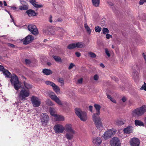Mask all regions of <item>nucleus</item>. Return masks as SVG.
Wrapping results in <instances>:
<instances>
[{
	"label": "nucleus",
	"mask_w": 146,
	"mask_h": 146,
	"mask_svg": "<svg viewBox=\"0 0 146 146\" xmlns=\"http://www.w3.org/2000/svg\"><path fill=\"white\" fill-rule=\"evenodd\" d=\"M3 73L5 77L8 78H11L10 81L11 85L13 86L15 90H18L21 87V85L20 83L17 76L15 74H13L12 76L11 74L7 70L5 69L3 71Z\"/></svg>",
	"instance_id": "nucleus-1"
},
{
	"label": "nucleus",
	"mask_w": 146,
	"mask_h": 146,
	"mask_svg": "<svg viewBox=\"0 0 146 146\" xmlns=\"http://www.w3.org/2000/svg\"><path fill=\"white\" fill-rule=\"evenodd\" d=\"M146 111V105H144L133 110L132 111V114L134 116L137 117L142 115Z\"/></svg>",
	"instance_id": "nucleus-2"
},
{
	"label": "nucleus",
	"mask_w": 146,
	"mask_h": 146,
	"mask_svg": "<svg viewBox=\"0 0 146 146\" xmlns=\"http://www.w3.org/2000/svg\"><path fill=\"white\" fill-rule=\"evenodd\" d=\"M30 95V91L25 89H23L20 92L18 95V99L20 101H24L26 100V98Z\"/></svg>",
	"instance_id": "nucleus-3"
},
{
	"label": "nucleus",
	"mask_w": 146,
	"mask_h": 146,
	"mask_svg": "<svg viewBox=\"0 0 146 146\" xmlns=\"http://www.w3.org/2000/svg\"><path fill=\"white\" fill-rule=\"evenodd\" d=\"M75 112L76 115L83 121H85L87 119L86 113L82 111L80 109L76 108L75 109Z\"/></svg>",
	"instance_id": "nucleus-4"
},
{
	"label": "nucleus",
	"mask_w": 146,
	"mask_h": 146,
	"mask_svg": "<svg viewBox=\"0 0 146 146\" xmlns=\"http://www.w3.org/2000/svg\"><path fill=\"white\" fill-rule=\"evenodd\" d=\"M93 121L97 129L99 131L102 129L103 127L100 117L98 116H92Z\"/></svg>",
	"instance_id": "nucleus-5"
},
{
	"label": "nucleus",
	"mask_w": 146,
	"mask_h": 146,
	"mask_svg": "<svg viewBox=\"0 0 146 146\" xmlns=\"http://www.w3.org/2000/svg\"><path fill=\"white\" fill-rule=\"evenodd\" d=\"M40 119L42 125L44 126L47 125L49 119V117L46 113H42L41 115Z\"/></svg>",
	"instance_id": "nucleus-6"
},
{
	"label": "nucleus",
	"mask_w": 146,
	"mask_h": 146,
	"mask_svg": "<svg viewBox=\"0 0 146 146\" xmlns=\"http://www.w3.org/2000/svg\"><path fill=\"white\" fill-rule=\"evenodd\" d=\"M31 99L32 104L34 107H38L40 105L41 101L38 98L33 96Z\"/></svg>",
	"instance_id": "nucleus-7"
},
{
	"label": "nucleus",
	"mask_w": 146,
	"mask_h": 146,
	"mask_svg": "<svg viewBox=\"0 0 146 146\" xmlns=\"http://www.w3.org/2000/svg\"><path fill=\"white\" fill-rule=\"evenodd\" d=\"M111 146H121L119 139L117 137L112 138L110 141Z\"/></svg>",
	"instance_id": "nucleus-8"
},
{
	"label": "nucleus",
	"mask_w": 146,
	"mask_h": 146,
	"mask_svg": "<svg viewBox=\"0 0 146 146\" xmlns=\"http://www.w3.org/2000/svg\"><path fill=\"white\" fill-rule=\"evenodd\" d=\"M54 129L57 133H63L65 130L64 127L60 124H57L54 127Z\"/></svg>",
	"instance_id": "nucleus-9"
},
{
	"label": "nucleus",
	"mask_w": 146,
	"mask_h": 146,
	"mask_svg": "<svg viewBox=\"0 0 146 146\" xmlns=\"http://www.w3.org/2000/svg\"><path fill=\"white\" fill-rule=\"evenodd\" d=\"M45 83L47 85H50L52 86L54 90L56 93L60 92V90L59 87L53 82L49 81H46L45 82Z\"/></svg>",
	"instance_id": "nucleus-10"
},
{
	"label": "nucleus",
	"mask_w": 146,
	"mask_h": 146,
	"mask_svg": "<svg viewBox=\"0 0 146 146\" xmlns=\"http://www.w3.org/2000/svg\"><path fill=\"white\" fill-rule=\"evenodd\" d=\"M28 28L29 30L33 35L37 34L38 32L36 26L33 25H28Z\"/></svg>",
	"instance_id": "nucleus-11"
},
{
	"label": "nucleus",
	"mask_w": 146,
	"mask_h": 146,
	"mask_svg": "<svg viewBox=\"0 0 146 146\" xmlns=\"http://www.w3.org/2000/svg\"><path fill=\"white\" fill-rule=\"evenodd\" d=\"M113 134V133L111 130L108 129L105 132L102 137L105 139L107 140L110 138L112 136Z\"/></svg>",
	"instance_id": "nucleus-12"
},
{
	"label": "nucleus",
	"mask_w": 146,
	"mask_h": 146,
	"mask_svg": "<svg viewBox=\"0 0 146 146\" xmlns=\"http://www.w3.org/2000/svg\"><path fill=\"white\" fill-rule=\"evenodd\" d=\"M34 39V37L33 36L28 35L23 39V43L24 44H27L31 43Z\"/></svg>",
	"instance_id": "nucleus-13"
},
{
	"label": "nucleus",
	"mask_w": 146,
	"mask_h": 146,
	"mask_svg": "<svg viewBox=\"0 0 146 146\" xmlns=\"http://www.w3.org/2000/svg\"><path fill=\"white\" fill-rule=\"evenodd\" d=\"M130 143L131 146H139L140 141L138 138L134 137L130 140Z\"/></svg>",
	"instance_id": "nucleus-14"
},
{
	"label": "nucleus",
	"mask_w": 146,
	"mask_h": 146,
	"mask_svg": "<svg viewBox=\"0 0 146 146\" xmlns=\"http://www.w3.org/2000/svg\"><path fill=\"white\" fill-rule=\"evenodd\" d=\"M50 97L58 105H62L61 100H60L56 95L54 94H51L50 95Z\"/></svg>",
	"instance_id": "nucleus-15"
},
{
	"label": "nucleus",
	"mask_w": 146,
	"mask_h": 146,
	"mask_svg": "<svg viewBox=\"0 0 146 146\" xmlns=\"http://www.w3.org/2000/svg\"><path fill=\"white\" fill-rule=\"evenodd\" d=\"M64 127L65 130L66 132L75 133V131L72 129L71 125L67 124L65 125Z\"/></svg>",
	"instance_id": "nucleus-16"
},
{
	"label": "nucleus",
	"mask_w": 146,
	"mask_h": 146,
	"mask_svg": "<svg viewBox=\"0 0 146 146\" xmlns=\"http://www.w3.org/2000/svg\"><path fill=\"white\" fill-rule=\"evenodd\" d=\"M124 133L126 134L132 133L133 131V127L131 126H129L123 129Z\"/></svg>",
	"instance_id": "nucleus-17"
},
{
	"label": "nucleus",
	"mask_w": 146,
	"mask_h": 146,
	"mask_svg": "<svg viewBox=\"0 0 146 146\" xmlns=\"http://www.w3.org/2000/svg\"><path fill=\"white\" fill-rule=\"evenodd\" d=\"M94 106L97 112L96 113H94L93 114V116H98L100 114V110L101 108V107L100 105L98 104H95L94 105Z\"/></svg>",
	"instance_id": "nucleus-18"
},
{
	"label": "nucleus",
	"mask_w": 146,
	"mask_h": 146,
	"mask_svg": "<svg viewBox=\"0 0 146 146\" xmlns=\"http://www.w3.org/2000/svg\"><path fill=\"white\" fill-rule=\"evenodd\" d=\"M21 3L23 5L19 7V9L21 10H27L28 8L27 3L23 1H21Z\"/></svg>",
	"instance_id": "nucleus-19"
},
{
	"label": "nucleus",
	"mask_w": 146,
	"mask_h": 146,
	"mask_svg": "<svg viewBox=\"0 0 146 146\" xmlns=\"http://www.w3.org/2000/svg\"><path fill=\"white\" fill-rule=\"evenodd\" d=\"M102 140L101 138L98 137L94 138L93 139V142L95 145H99L102 143Z\"/></svg>",
	"instance_id": "nucleus-20"
},
{
	"label": "nucleus",
	"mask_w": 146,
	"mask_h": 146,
	"mask_svg": "<svg viewBox=\"0 0 146 146\" xmlns=\"http://www.w3.org/2000/svg\"><path fill=\"white\" fill-rule=\"evenodd\" d=\"M26 13L30 17L35 16L36 15V13L35 12L34 10L31 9L27 10L26 11Z\"/></svg>",
	"instance_id": "nucleus-21"
},
{
	"label": "nucleus",
	"mask_w": 146,
	"mask_h": 146,
	"mask_svg": "<svg viewBox=\"0 0 146 146\" xmlns=\"http://www.w3.org/2000/svg\"><path fill=\"white\" fill-rule=\"evenodd\" d=\"M30 3L35 7L36 8H41L43 7V5H38L36 4L37 3L36 2L35 0H31L30 1Z\"/></svg>",
	"instance_id": "nucleus-22"
},
{
	"label": "nucleus",
	"mask_w": 146,
	"mask_h": 146,
	"mask_svg": "<svg viewBox=\"0 0 146 146\" xmlns=\"http://www.w3.org/2000/svg\"><path fill=\"white\" fill-rule=\"evenodd\" d=\"M43 73L46 75H49L52 73V72L49 69H44L42 70Z\"/></svg>",
	"instance_id": "nucleus-23"
},
{
	"label": "nucleus",
	"mask_w": 146,
	"mask_h": 146,
	"mask_svg": "<svg viewBox=\"0 0 146 146\" xmlns=\"http://www.w3.org/2000/svg\"><path fill=\"white\" fill-rule=\"evenodd\" d=\"M135 124L136 126H144V125L143 122L138 120H136L135 121Z\"/></svg>",
	"instance_id": "nucleus-24"
},
{
	"label": "nucleus",
	"mask_w": 146,
	"mask_h": 146,
	"mask_svg": "<svg viewBox=\"0 0 146 146\" xmlns=\"http://www.w3.org/2000/svg\"><path fill=\"white\" fill-rule=\"evenodd\" d=\"M74 133H67L66 134V138L68 140H71L73 137V134Z\"/></svg>",
	"instance_id": "nucleus-25"
},
{
	"label": "nucleus",
	"mask_w": 146,
	"mask_h": 146,
	"mask_svg": "<svg viewBox=\"0 0 146 146\" xmlns=\"http://www.w3.org/2000/svg\"><path fill=\"white\" fill-rule=\"evenodd\" d=\"M93 5L95 7L99 6L100 3V0H92Z\"/></svg>",
	"instance_id": "nucleus-26"
},
{
	"label": "nucleus",
	"mask_w": 146,
	"mask_h": 146,
	"mask_svg": "<svg viewBox=\"0 0 146 146\" xmlns=\"http://www.w3.org/2000/svg\"><path fill=\"white\" fill-rule=\"evenodd\" d=\"M114 123L115 124L118 125H122L124 124V122L123 121L118 119H117L115 121Z\"/></svg>",
	"instance_id": "nucleus-27"
},
{
	"label": "nucleus",
	"mask_w": 146,
	"mask_h": 146,
	"mask_svg": "<svg viewBox=\"0 0 146 146\" xmlns=\"http://www.w3.org/2000/svg\"><path fill=\"white\" fill-rule=\"evenodd\" d=\"M56 121H63L64 120V117L63 116L60 115H56L55 117Z\"/></svg>",
	"instance_id": "nucleus-28"
},
{
	"label": "nucleus",
	"mask_w": 146,
	"mask_h": 146,
	"mask_svg": "<svg viewBox=\"0 0 146 146\" xmlns=\"http://www.w3.org/2000/svg\"><path fill=\"white\" fill-rule=\"evenodd\" d=\"M49 112L50 114L52 115L56 116L57 114H55V110L53 108L50 107L49 109Z\"/></svg>",
	"instance_id": "nucleus-29"
},
{
	"label": "nucleus",
	"mask_w": 146,
	"mask_h": 146,
	"mask_svg": "<svg viewBox=\"0 0 146 146\" xmlns=\"http://www.w3.org/2000/svg\"><path fill=\"white\" fill-rule=\"evenodd\" d=\"M54 59L57 62H62L61 58L60 57L58 56H53Z\"/></svg>",
	"instance_id": "nucleus-30"
},
{
	"label": "nucleus",
	"mask_w": 146,
	"mask_h": 146,
	"mask_svg": "<svg viewBox=\"0 0 146 146\" xmlns=\"http://www.w3.org/2000/svg\"><path fill=\"white\" fill-rule=\"evenodd\" d=\"M24 86L25 88L28 89H30L32 88L31 85L30 84H29L27 83L25 81L24 82Z\"/></svg>",
	"instance_id": "nucleus-31"
},
{
	"label": "nucleus",
	"mask_w": 146,
	"mask_h": 146,
	"mask_svg": "<svg viewBox=\"0 0 146 146\" xmlns=\"http://www.w3.org/2000/svg\"><path fill=\"white\" fill-rule=\"evenodd\" d=\"M76 47L82 48L83 47L84 44L81 42H78L75 44Z\"/></svg>",
	"instance_id": "nucleus-32"
},
{
	"label": "nucleus",
	"mask_w": 146,
	"mask_h": 146,
	"mask_svg": "<svg viewBox=\"0 0 146 146\" xmlns=\"http://www.w3.org/2000/svg\"><path fill=\"white\" fill-rule=\"evenodd\" d=\"M76 47L75 43L69 44L67 47V48L69 49H72Z\"/></svg>",
	"instance_id": "nucleus-33"
},
{
	"label": "nucleus",
	"mask_w": 146,
	"mask_h": 146,
	"mask_svg": "<svg viewBox=\"0 0 146 146\" xmlns=\"http://www.w3.org/2000/svg\"><path fill=\"white\" fill-rule=\"evenodd\" d=\"M84 27L87 32L89 34H90L91 33V30L90 28L86 24H85Z\"/></svg>",
	"instance_id": "nucleus-34"
},
{
	"label": "nucleus",
	"mask_w": 146,
	"mask_h": 146,
	"mask_svg": "<svg viewBox=\"0 0 146 146\" xmlns=\"http://www.w3.org/2000/svg\"><path fill=\"white\" fill-rule=\"evenodd\" d=\"M101 28L98 26H96L94 28L95 31L96 32L100 33L101 30Z\"/></svg>",
	"instance_id": "nucleus-35"
},
{
	"label": "nucleus",
	"mask_w": 146,
	"mask_h": 146,
	"mask_svg": "<svg viewBox=\"0 0 146 146\" xmlns=\"http://www.w3.org/2000/svg\"><path fill=\"white\" fill-rule=\"evenodd\" d=\"M103 33L104 35H106V33H108L109 32V31L108 29L106 28H104L102 30Z\"/></svg>",
	"instance_id": "nucleus-36"
},
{
	"label": "nucleus",
	"mask_w": 146,
	"mask_h": 146,
	"mask_svg": "<svg viewBox=\"0 0 146 146\" xmlns=\"http://www.w3.org/2000/svg\"><path fill=\"white\" fill-rule=\"evenodd\" d=\"M137 71L136 70H135L133 72V74H134L133 76V77L134 79H136L138 78V76L137 74Z\"/></svg>",
	"instance_id": "nucleus-37"
},
{
	"label": "nucleus",
	"mask_w": 146,
	"mask_h": 146,
	"mask_svg": "<svg viewBox=\"0 0 146 146\" xmlns=\"http://www.w3.org/2000/svg\"><path fill=\"white\" fill-rule=\"evenodd\" d=\"M90 57L92 58H95L96 57V54L92 52H90L88 53Z\"/></svg>",
	"instance_id": "nucleus-38"
},
{
	"label": "nucleus",
	"mask_w": 146,
	"mask_h": 146,
	"mask_svg": "<svg viewBox=\"0 0 146 146\" xmlns=\"http://www.w3.org/2000/svg\"><path fill=\"white\" fill-rule=\"evenodd\" d=\"M58 81L61 84V86H63L64 85V80L62 78H59L58 80Z\"/></svg>",
	"instance_id": "nucleus-39"
},
{
	"label": "nucleus",
	"mask_w": 146,
	"mask_h": 146,
	"mask_svg": "<svg viewBox=\"0 0 146 146\" xmlns=\"http://www.w3.org/2000/svg\"><path fill=\"white\" fill-rule=\"evenodd\" d=\"M105 52L106 53V54L108 56V57L110 56V54L109 53V50L107 48L105 49Z\"/></svg>",
	"instance_id": "nucleus-40"
},
{
	"label": "nucleus",
	"mask_w": 146,
	"mask_h": 146,
	"mask_svg": "<svg viewBox=\"0 0 146 146\" xmlns=\"http://www.w3.org/2000/svg\"><path fill=\"white\" fill-rule=\"evenodd\" d=\"M25 62L26 64H29L31 63V61L28 59H25Z\"/></svg>",
	"instance_id": "nucleus-41"
},
{
	"label": "nucleus",
	"mask_w": 146,
	"mask_h": 146,
	"mask_svg": "<svg viewBox=\"0 0 146 146\" xmlns=\"http://www.w3.org/2000/svg\"><path fill=\"white\" fill-rule=\"evenodd\" d=\"M7 45L8 46L11 47L13 48H14L15 46L13 44H11V43H8L7 44Z\"/></svg>",
	"instance_id": "nucleus-42"
},
{
	"label": "nucleus",
	"mask_w": 146,
	"mask_h": 146,
	"mask_svg": "<svg viewBox=\"0 0 146 146\" xmlns=\"http://www.w3.org/2000/svg\"><path fill=\"white\" fill-rule=\"evenodd\" d=\"M99 78V76L97 74L94 75V80H97Z\"/></svg>",
	"instance_id": "nucleus-43"
},
{
	"label": "nucleus",
	"mask_w": 146,
	"mask_h": 146,
	"mask_svg": "<svg viewBox=\"0 0 146 146\" xmlns=\"http://www.w3.org/2000/svg\"><path fill=\"white\" fill-rule=\"evenodd\" d=\"M146 2V0H140L139 2V4L140 5H142L144 3Z\"/></svg>",
	"instance_id": "nucleus-44"
},
{
	"label": "nucleus",
	"mask_w": 146,
	"mask_h": 146,
	"mask_svg": "<svg viewBox=\"0 0 146 146\" xmlns=\"http://www.w3.org/2000/svg\"><path fill=\"white\" fill-rule=\"evenodd\" d=\"M74 66V64L72 63H71L70 64V66H69L68 69H70L72 68Z\"/></svg>",
	"instance_id": "nucleus-45"
},
{
	"label": "nucleus",
	"mask_w": 146,
	"mask_h": 146,
	"mask_svg": "<svg viewBox=\"0 0 146 146\" xmlns=\"http://www.w3.org/2000/svg\"><path fill=\"white\" fill-rule=\"evenodd\" d=\"M106 37L107 39H109L110 38V37L111 38L112 36L109 34H107L106 35Z\"/></svg>",
	"instance_id": "nucleus-46"
},
{
	"label": "nucleus",
	"mask_w": 146,
	"mask_h": 146,
	"mask_svg": "<svg viewBox=\"0 0 146 146\" xmlns=\"http://www.w3.org/2000/svg\"><path fill=\"white\" fill-rule=\"evenodd\" d=\"M5 69L4 66L0 65V71H2L3 72V71H4Z\"/></svg>",
	"instance_id": "nucleus-47"
},
{
	"label": "nucleus",
	"mask_w": 146,
	"mask_h": 146,
	"mask_svg": "<svg viewBox=\"0 0 146 146\" xmlns=\"http://www.w3.org/2000/svg\"><path fill=\"white\" fill-rule=\"evenodd\" d=\"M75 54L77 57H79L81 56L80 53L79 52H76Z\"/></svg>",
	"instance_id": "nucleus-48"
},
{
	"label": "nucleus",
	"mask_w": 146,
	"mask_h": 146,
	"mask_svg": "<svg viewBox=\"0 0 146 146\" xmlns=\"http://www.w3.org/2000/svg\"><path fill=\"white\" fill-rule=\"evenodd\" d=\"M112 78L113 80H115V82H117L118 81V79L115 76L112 77Z\"/></svg>",
	"instance_id": "nucleus-49"
},
{
	"label": "nucleus",
	"mask_w": 146,
	"mask_h": 146,
	"mask_svg": "<svg viewBox=\"0 0 146 146\" xmlns=\"http://www.w3.org/2000/svg\"><path fill=\"white\" fill-rule=\"evenodd\" d=\"M83 79L82 78H81L80 79H78V82L79 84H81L82 82Z\"/></svg>",
	"instance_id": "nucleus-50"
},
{
	"label": "nucleus",
	"mask_w": 146,
	"mask_h": 146,
	"mask_svg": "<svg viewBox=\"0 0 146 146\" xmlns=\"http://www.w3.org/2000/svg\"><path fill=\"white\" fill-rule=\"evenodd\" d=\"M107 3L110 6H112L114 5V4L111 2L107 1Z\"/></svg>",
	"instance_id": "nucleus-51"
},
{
	"label": "nucleus",
	"mask_w": 146,
	"mask_h": 146,
	"mask_svg": "<svg viewBox=\"0 0 146 146\" xmlns=\"http://www.w3.org/2000/svg\"><path fill=\"white\" fill-rule=\"evenodd\" d=\"M89 110L90 111L92 112V108H93V106H89Z\"/></svg>",
	"instance_id": "nucleus-52"
},
{
	"label": "nucleus",
	"mask_w": 146,
	"mask_h": 146,
	"mask_svg": "<svg viewBox=\"0 0 146 146\" xmlns=\"http://www.w3.org/2000/svg\"><path fill=\"white\" fill-rule=\"evenodd\" d=\"M107 98L108 99H110L111 101H112V100L113 99L111 97L110 95L107 94Z\"/></svg>",
	"instance_id": "nucleus-53"
},
{
	"label": "nucleus",
	"mask_w": 146,
	"mask_h": 146,
	"mask_svg": "<svg viewBox=\"0 0 146 146\" xmlns=\"http://www.w3.org/2000/svg\"><path fill=\"white\" fill-rule=\"evenodd\" d=\"M136 66L137 69L138 70H140L141 68V66H139L138 65H136Z\"/></svg>",
	"instance_id": "nucleus-54"
},
{
	"label": "nucleus",
	"mask_w": 146,
	"mask_h": 146,
	"mask_svg": "<svg viewBox=\"0 0 146 146\" xmlns=\"http://www.w3.org/2000/svg\"><path fill=\"white\" fill-rule=\"evenodd\" d=\"M122 100L123 102H125L126 100V99L125 97H123L122 98Z\"/></svg>",
	"instance_id": "nucleus-55"
},
{
	"label": "nucleus",
	"mask_w": 146,
	"mask_h": 146,
	"mask_svg": "<svg viewBox=\"0 0 146 146\" xmlns=\"http://www.w3.org/2000/svg\"><path fill=\"white\" fill-rule=\"evenodd\" d=\"M52 16L51 15H50L49 18V21L50 23H52Z\"/></svg>",
	"instance_id": "nucleus-56"
},
{
	"label": "nucleus",
	"mask_w": 146,
	"mask_h": 146,
	"mask_svg": "<svg viewBox=\"0 0 146 146\" xmlns=\"http://www.w3.org/2000/svg\"><path fill=\"white\" fill-rule=\"evenodd\" d=\"M5 11H6L10 15V17H11V18L12 19V20L14 22V19H13V18L12 16V15H11V14H10V13H9L8 11H7V10H5Z\"/></svg>",
	"instance_id": "nucleus-57"
},
{
	"label": "nucleus",
	"mask_w": 146,
	"mask_h": 146,
	"mask_svg": "<svg viewBox=\"0 0 146 146\" xmlns=\"http://www.w3.org/2000/svg\"><path fill=\"white\" fill-rule=\"evenodd\" d=\"M142 56L143 57L144 59H146V55L144 53H143L142 54Z\"/></svg>",
	"instance_id": "nucleus-58"
},
{
	"label": "nucleus",
	"mask_w": 146,
	"mask_h": 146,
	"mask_svg": "<svg viewBox=\"0 0 146 146\" xmlns=\"http://www.w3.org/2000/svg\"><path fill=\"white\" fill-rule=\"evenodd\" d=\"M9 7H10L13 10H15L17 9V8L15 7V6H8Z\"/></svg>",
	"instance_id": "nucleus-59"
},
{
	"label": "nucleus",
	"mask_w": 146,
	"mask_h": 146,
	"mask_svg": "<svg viewBox=\"0 0 146 146\" xmlns=\"http://www.w3.org/2000/svg\"><path fill=\"white\" fill-rule=\"evenodd\" d=\"M62 21V19L60 18H58L57 20H56V21L57 22H61Z\"/></svg>",
	"instance_id": "nucleus-60"
},
{
	"label": "nucleus",
	"mask_w": 146,
	"mask_h": 146,
	"mask_svg": "<svg viewBox=\"0 0 146 146\" xmlns=\"http://www.w3.org/2000/svg\"><path fill=\"white\" fill-rule=\"evenodd\" d=\"M100 66L103 68H104L105 67L104 65L102 63H100Z\"/></svg>",
	"instance_id": "nucleus-61"
},
{
	"label": "nucleus",
	"mask_w": 146,
	"mask_h": 146,
	"mask_svg": "<svg viewBox=\"0 0 146 146\" xmlns=\"http://www.w3.org/2000/svg\"><path fill=\"white\" fill-rule=\"evenodd\" d=\"M3 3H4V6H7V4L6 3L5 1H3Z\"/></svg>",
	"instance_id": "nucleus-62"
},
{
	"label": "nucleus",
	"mask_w": 146,
	"mask_h": 146,
	"mask_svg": "<svg viewBox=\"0 0 146 146\" xmlns=\"http://www.w3.org/2000/svg\"><path fill=\"white\" fill-rule=\"evenodd\" d=\"M47 64L49 66H50L51 65V63L50 62H48L47 63Z\"/></svg>",
	"instance_id": "nucleus-63"
},
{
	"label": "nucleus",
	"mask_w": 146,
	"mask_h": 146,
	"mask_svg": "<svg viewBox=\"0 0 146 146\" xmlns=\"http://www.w3.org/2000/svg\"><path fill=\"white\" fill-rule=\"evenodd\" d=\"M144 121H145V123L146 125V117Z\"/></svg>",
	"instance_id": "nucleus-64"
}]
</instances>
